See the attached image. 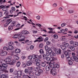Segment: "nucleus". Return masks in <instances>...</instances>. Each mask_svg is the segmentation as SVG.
<instances>
[{"instance_id": "obj_1", "label": "nucleus", "mask_w": 78, "mask_h": 78, "mask_svg": "<svg viewBox=\"0 0 78 78\" xmlns=\"http://www.w3.org/2000/svg\"><path fill=\"white\" fill-rule=\"evenodd\" d=\"M72 56L71 57V59L73 61H75L76 62H78V55L75 54L73 52L72 53Z\"/></svg>"}, {"instance_id": "obj_2", "label": "nucleus", "mask_w": 78, "mask_h": 78, "mask_svg": "<svg viewBox=\"0 0 78 78\" xmlns=\"http://www.w3.org/2000/svg\"><path fill=\"white\" fill-rule=\"evenodd\" d=\"M7 67H8V65L5 63H3L2 64V66L0 65V70H6L7 69Z\"/></svg>"}, {"instance_id": "obj_3", "label": "nucleus", "mask_w": 78, "mask_h": 78, "mask_svg": "<svg viewBox=\"0 0 78 78\" xmlns=\"http://www.w3.org/2000/svg\"><path fill=\"white\" fill-rule=\"evenodd\" d=\"M25 37L24 35H23L22 36L20 37H19L18 38V39L19 40V41L20 42H22V41H25Z\"/></svg>"}, {"instance_id": "obj_4", "label": "nucleus", "mask_w": 78, "mask_h": 78, "mask_svg": "<svg viewBox=\"0 0 78 78\" xmlns=\"http://www.w3.org/2000/svg\"><path fill=\"white\" fill-rule=\"evenodd\" d=\"M32 58L33 59H41L42 58V56L41 55H35V54H33L32 55Z\"/></svg>"}, {"instance_id": "obj_5", "label": "nucleus", "mask_w": 78, "mask_h": 78, "mask_svg": "<svg viewBox=\"0 0 78 78\" xmlns=\"http://www.w3.org/2000/svg\"><path fill=\"white\" fill-rule=\"evenodd\" d=\"M11 59H12V57L11 56H9L5 59L4 61L7 62H10L11 61Z\"/></svg>"}, {"instance_id": "obj_6", "label": "nucleus", "mask_w": 78, "mask_h": 78, "mask_svg": "<svg viewBox=\"0 0 78 78\" xmlns=\"http://www.w3.org/2000/svg\"><path fill=\"white\" fill-rule=\"evenodd\" d=\"M14 73L15 74V75H17L18 76L20 77V76H22V72L21 71H15Z\"/></svg>"}, {"instance_id": "obj_7", "label": "nucleus", "mask_w": 78, "mask_h": 78, "mask_svg": "<svg viewBox=\"0 0 78 78\" xmlns=\"http://www.w3.org/2000/svg\"><path fill=\"white\" fill-rule=\"evenodd\" d=\"M54 66L53 67H52V68H51V70L52 71H56V68H59V65L57 64H55L54 65Z\"/></svg>"}, {"instance_id": "obj_8", "label": "nucleus", "mask_w": 78, "mask_h": 78, "mask_svg": "<svg viewBox=\"0 0 78 78\" xmlns=\"http://www.w3.org/2000/svg\"><path fill=\"white\" fill-rule=\"evenodd\" d=\"M55 51L57 55H61V49L60 48H56L55 49Z\"/></svg>"}, {"instance_id": "obj_9", "label": "nucleus", "mask_w": 78, "mask_h": 78, "mask_svg": "<svg viewBox=\"0 0 78 78\" xmlns=\"http://www.w3.org/2000/svg\"><path fill=\"white\" fill-rule=\"evenodd\" d=\"M0 53L1 56H6L8 54V52L6 51L1 50L0 51Z\"/></svg>"}, {"instance_id": "obj_10", "label": "nucleus", "mask_w": 78, "mask_h": 78, "mask_svg": "<svg viewBox=\"0 0 78 78\" xmlns=\"http://www.w3.org/2000/svg\"><path fill=\"white\" fill-rule=\"evenodd\" d=\"M11 42H10L9 43V45L8 46V48L9 50H13V49H14V47L11 45Z\"/></svg>"}, {"instance_id": "obj_11", "label": "nucleus", "mask_w": 78, "mask_h": 78, "mask_svg": "<svg viewBox=\"0 0 78 78\" xmlns=\"http://www.w3.org/2000/svg\"><path fill=\"white\" fill-rule=\"evenodd\" d=\"M5 6H3V5H1L0 6V8H1V9L2 8V11H7V10H8V8H6Z\"/></svg>"}, {"instance_id": "obj_12", "label": "nucleus", "mask_w": 78, "mask_h": 78, "mask_svg": "<svg viewBox=\"0 0 78 78\" xmlns=\"http://www.w3.org/2000/svg\"><path fill=\"white\" fill-rule=\"evenodd\" d=\"M32 64H33V62L31 60H30L27 62L26 65L27 66H31L32 65Z\"/></svg>"}, {"instance_id": "obj_13", "label": "nucleus", "mask_w": 78, "mask_h": 78, "mask_svg": "<svg viewBox=\"0 0 78 78\" xmlns=\"http://www.w3.org/2000/svg\"><path fill=\"white\" fill-rule=\"evenodd\" d=\"M45 70L46 71L48 72L49 71H51V68H50V66H47L45 67Z\"/></svg>"}, {"instance_id": "obj_14", "label": "nucleus", "mask_w": 78, "mask_h": 78, "mask_svg": "<svg viewBox=\"0 0 78 78\" xmlns=\"http://www.w3.org/2000/svg\"><path fill=\"white\" fill-rule=\"evenodd\" d=\"M28 74L29 76H34V72H33V71H29Z\"/></svg>"}, {"instance_id": "obj_15", "label": "nucleus", "mask_w": 78, "mask_h": 78, "mask_svg": "<svg viewBox=\"0 0 78 78\" xmlns=\"http://www.w3.org/2000/svg\"><path fill=\"white\" fill-rule=\"evenodd\" d=\"M16 62V60L15 59H12V62L9 63V64L11 66H14V64Z\"/></svg>"}, {"instance_id": "obj_16", "label": "nucleus", "mask_w": 78, "mask_h": 78, "mask_svg": "<svg viewBox=\"0 0 78 78\" xmlns=\"http://www.w3.org/2000/svg\"><path fill=\"white\" fill-rule=\"evenodd\" d=\"M60 47L61 49H62V50H65L67 49V48H66V46L62 44L60 46Z\"/></svg>"}, {"instance_id": "obj_17", "label": "nucleus", "mask_w": 78, "mask_h": 78, "mask_svg": "<svg viewBox=\"0 0 78 78\" xmlns=\"http://www.w3.org/2000/svg\"><path fill=\"white\" fill-rule=\"evenodd\" d=\"M51 73L52 74L53 76H55V75H56V72L55 71H52V70L50 71Z\"/></svg>"}, {"instance_id": "obj_18", "label": "nucleus", "mask_w": 78, "mask_h": 78, "mask_svg": "<svg viewBox=\"0 0 78 78\" xmlns=\"http://www.w3.org/2000/svg\"><path fill=\"white\" fill-rule=\"evenodd\" d=\"M15 23H16V22L15 21H13L11 23L10 26L12 27H15Z\"/></svg>"}, {"instance_id": "obj_19", "label": "nucleus", "mask_w": 78, "mask_h": 78, "mask_svg": "<svg viewBox=\"0 0 78 78\" xmlns=\"http://www.w3.org/2000/svg\"><path fill=\"white\" fill-rule=\"evenodd\" d=\"M23 34H28V32L27 30H23L22 32Z\"/></svg>"}, {"instance_id": "obj_20", "label": "nucleus", "mask_w": 78, "mask_h": 78, "mask_svg": "<svg viewBox=\"0 0 78 78\" xmlns=\"http://www.w3.org/2000/svg\"><path fill=\"white\" fill-rule=\"evenodd\" d=\"M69 48L72 51H74L75 50V48L74 46H69Z\"/></svg>"}, {"instance_id": "obj_21", "label": "nucleus", "mask_w": 78, "mask_h": 78, "mask_svg": "<svg viewBox=\"0 0 78 78\" xmlns=\"http://www.w3.org/2000/svg\"><path fill=\"white\" fill-rule=\"evenodd\" d=\"M1 78H8V76L5 74H2L1 76Z\"/></svg>"}, {"instance_id": "obj_22", "label": "nucleus", "mask_w": 78, "mask_h": 78, "mask_svg": "<svg viewBox=\"0 0 78 78\" xmlns=\"http://www.w3.org/2000/svg\"><path fill=\"white\" fill-rule=\"evenodd\" d=\"M21 67L23 68H27V65L25 63L23 62L22 64Z\"/></svg>"}, {"instance_id": "obj_23", "label": "nucleus", "mask_w": 78, "mask_h": 78, "mask_svg": "<svg viewBox=\"0 0 78 78\" xmlns=\"http://www.w3.org/2000/svg\"><path fill=\"white\" fill-rule=\"evenodd\" d=\"M35 61L36 62H38L40 64H41V63L42 62V60L39 59H36L35 60Z\"/></svg>"}, {"instance_id": "obj_24", "label": "nucleus", "mask_w": 78, "mask_h": 78, "mask_svg": "<svg viewBox=\"0 0 78 78\" xmlns=\"http://www.w3.org/2000/svg\"><path fill=\"white\" fill-rule=\"evenodd\" d=\"M16 53H20V50L19 49L17 48L15 50Z\"/></svg>"}, {"instance_id": "obj_25", "label": "nucleus", "mask_w": 78, "mask_h": 78, "mask_svg": "<svg viewBox=\"0 0 78 78\" xmlns=\"http://www.w3.org/2000/svg\"><path fill=\"white\" fill-rule=\"evenodd\" d=\"M39 37L38 38H37V39H41L40 40H39V42H42L44 41V38H42V37Z\"/></svg>"}, {"instance_id": "obj_26", "label": "nucleus", "mask_w": 78, "mask_h": 78, "mask_svg": "<svg viewBox=\"0 0 78 78\" xmlns=\"http://www.w3.org/2000/svg\"><path fill=\"white\" fill-rule=\"evenodd\" d=\"M73 45L74 47H77L78 46V42L76 41H74L73 44Z\"/></svg>"}, {"instance_id": "obj_27", "label": "nucleus", "mask_w": 78, "mask_h": 78, "mask_svg": "<svg viewBox=\"0 0 78 78\" xmlns=\"http://www.w3.org/2000/svg\"><path fill=\"white\" fill-rule=\"evenodd\" d=\"M64 53L65 55H67V54H71V52L70 51H64Z\"/></svg>"}, {"instance_id": "obj_28", "label": "nucleus", "mask_w": 78, "mask_h": 78, "mask_svg": "<svg viewBox=\"0 0 78 78\" xmlns=\"http://www.w3.org/2000/svg\"><path fill=\"white\" fill-rule=\"evenodd\" d=\"M12 20H11L10 22H9L8 23H6L5 24H4V27H7V26H8L9 24L11 23V22H12Z\"/></svg>"}, {"instance_id": "obj_29", "label": "nucleus", "mask_w": 78, "mask_h": 78, "mask_svg": "<svg viewBox=\"0 0 78 78\" xmlns=\"http://www.w3.org/2000/svg\"><path fill=\"white\" fill-rule=\"evenodd\" d=\"M56 53L53 51H52V52H51V53H50V56H56Z\"/></svg>"}, {"instance_id": "obj_30", "label": "nucleus", "mask_w": 78, "mask_h": 78, "mask_svg": "<svg viewBox=\"0 0 78 78\" xmlns=\"http://www.w3.org/2000/svg\"><path fill=\"white\" fill-rule=\"evenodd\" d=\"M53 37L55 39H58V36L56 34H54L53 35Z\"/></svg>"}, {"instance_id": "obj_31", "label": "nucleus", "mask_w": 78, "mask_h": 78, "mask_svg": "<svg viewBox=\"0 0 78 78\" xmlns=\"http://www.w3.org/2000/svg\"><path fill=\"white\" fill-rule=\"evenodd\" d=\"M41 66H42V67H45V66H46V64H45V62H41Z\"/></svg>"}, {"instance_id": "obj_32", "label": "nucleus", "mask_w": 78, "mask_h": 78, "mask_svg": "<svg viewBox=\"0 0 78 78\" xmlns=\"http://www.w3.org/2000/svg\"><path fill=\"white\" fill-rule=\"evenodd\" d=\"M8 29L9 31H11V30H13V27L11 26H10L9 27Z\"/></svg>"}, {"instance_id": "obj_33", "label": "nucleus", "mask_w": 78, "mask_h": 78, "mask_svg": "<svg viewBox=\"0 0 78 78\" xmlns=\"http://www.w3.org/2000/svg\"><path fill=\"white\" fill-rule=\"evenodd\" d=\"M35 75H36V76H40V75H41V74L38 72L36 71L35 73Z\"/></svg>"}, {"instance_id": "obj_34", "label": "nucleus", "mask_w": 78, "mask_h": 78, "mask_svg": "<svg viewBox=\"0 0 78 78\" xmlns=\"http://www.w3.org/2000/svg\"><path fill=\"white\" fill-rule=\"evenodd\" d=\"M13 16H14V15H9L8 16H7L4 17V18H10V17H13Z\"/></svg>"}, {"instance_id": "obj_35", "label": "nucleus", "mask_w": 78, "mask_h": 78, "mask_svg": "<svg viewBox=\"0 0 78 78\" xmlns=\"http://www.w3.org/2000/svg\"><path fill=\"white\" fill-rule=\"evenodd\" d=\"M49 66L51 68V69H52V67H54V65L52 63H49Z\"/></svg>"}, {"instance_id": "obj_36", "label": "nucleus", "mask_w": 78, "mask_h": 78, "mask_svg": "<svg viewBox=\"0 0 78 78\" xmlns=\"http://www.w3.org/2000/svg\"><path fill=\"white\" fill-rule=\"evenodd\" d=\"M24 71L26 73H27L28 74H29V72H30V71H29L28 69H26Z\"/></svg>"}, {"instance_id": "obj_37", "label": "nucleus", "mask_w": 78, "mask_h": 78, "mask_svg": "<svg viewBox=\"0 0 78 78\" xmlns=\"http://www.w3.org/2000/svg\"><path fill=\"white\" fill-rule=\"evenodd\" d=\"M14 58L15 59H16V60H19V57L17 55H15Z\"/></svg>"}, {"instance_id": "obj_38", "label": "nucleus", "mask_w": 78, "mask_h": 78, "mask_svg": "<svg viewBox=\"0 0 78 78\" xmlns=\"http://www.w3.org/2000/svg\"><path fill=\"white\" fill-rule=\"evenodd\" d=\"M18 36V37H20L21 36H22L23 34H22V32H19V33L17 34Z\"/></svg>"}, {"instance_id": "obj_39", "label": "nucleus", "mask_w": 78, "mask_h": 78, "mask_svg": "<svg viewBox=\"0 0 78 78\" xmlns=\"http://www.w3.org/2000/svg\"><path fill=\"white\" fill-rule=\"evenodd\" d=\"M40 53L41 55H42V54H44V50L42 49H40Z\"/></svg>"}, {"instance_id": "obj_40", "label": "nucleus", "mask_w": 78, "mask_h": 78, "mask_svg": "<svg viewBox=\"0 0 78 78\" xmlns=\"http://www.w3.org/2000/svg\"><path fill=\"white\" fill-rule=\"evenodd\" d=\"M20 62H18L16 64V66L18 67H20Z\"/></svg>"}, {"instance_id": "obj_41", "label": "nucleus", "mask_w": 78, "mask_h": 78, "mask_svg": "<svg viewBox=\"0 0 78 78\" xmlns=\"http://www.w3.org/2000/svg\"><path fill=\"white\" fill-rule=\"evenodd\" d=\"M38 72L41 74L42 73H43V70L41 69H40L38 70Z\"/></svg>"}, {"instance_id": "obj_42", "label": "nucleus", "mask_w": 78, "mask_h": 78, "mask_svg": "<svg viewBox=\"0 0 78 78\" xmlns=\"http://www.w3.org/2000/svg\"><path fill=\"white\" fill-rule=\"evenodd\" d=\"M68 63L69 65H70V66H72V65L73 64V62L71 61V60L69 61H68Z\"/></svg>"}, {"instance_id": "obj_43", "label": "nucleus", "mask_w": 78, "mask_h": 78, "mask_svg": "<svg viewBox=\"0 0 78 78\" xmlns=\"http://www.w3.org/2000/svg\"><path fill=\"white\" fill-rule=\"evenodd\" d=\"M43 46H44V44L43 43H41L39 45V48H42V47H43Z\"/></svg>"}, {"instance_id": "obj_44", "label": "nucleus", "mask_w": 78, "mask_h": 78, "mask_svg": "<svg viewBox=\"0 0 78 78\" xmlns=\"http://www.w3.org/2000/svg\"><path fill=\"white\" fill-rule=\"evenodd\" d=\"M55 58L54 57H51L50 58L49 61H54Z\"/></svg>"}, {"instance_id": "obj_45", "label": "nucleus", "mask_w": 78, "mask_h": 78, "mask_svg": "<svg viewBox=\"0 0 78 78\" xmlns=\"http://www.w3.org/2000/svg\"><path fill=\"white\" fill-rule=\"evenodd\" d=\"M3 49L5 50H7V51H8L9 50V48L6 47H3Z\"/></svg>"}, {"instance_id": "obj_46", "label": "nucleus", "mask_w": 78, "mask_h": 78, "mask_svg": "<svg viewBox=\"0 0 78 78\" xmlns=\"http://www.w3.org/2000/svg\"><path fill=\"white\" fill-rule=\"evenodd\" d=\"M8 13L9 12L8 11H5V12H4V14L5 15V16H6V17H7V16H8L9 15H8Z\"/></svg>"}, {"instance_id": "obj_47", "label": "nucleus", "mask_w": 78, "mask_h": 78, "mask_svg": "<svg viewBox=\"0 0 78 78\" xmlns=\"http://www.w3.org/2000/svg\"><path fill=\"white\" fill-rule=\"evenodd\" d=\"M44 48H45V50L46 51H47V50H48L50 48H48V47L47 45L45 46Z\"/></svg>"}, {"instance_id": "obj_48", "label": "nucleus", "mask_w": 78, "mask_h": 78, "mask_svg": "<svg viewBox=\"0 0 78 78\" xmlns=\"http://www.w3.org/2000/svg\"><path fill=\"white\" fill-rule=\"evenodd\" d=\"M48 52L49 53H51V52H52V50H51V49L49 48L48 50Z\"/></svg>"}, {"instance_id": "obj_49", "label": "nucleus", "mask_w": 78, "mask_h": 78, "mask_svg": "<svg viewBox=\"0 0 78 78\" xmlns=\"http://www.w3.org/2000/svg\"><path fill=\"white\" fill-rule=\"evenodd\" d=\"M18 37V35H17V34H16L13 36V38H14V39H16Z\"/></svg>"}, {"instance_id": "obj_50", "label": "nucleus", "mask_w": 78, "mask_h": 78, "mask_svg": "<svg viewBox=\"0 0 78 78\" xmlns=\"http://www.w3.org/2000/svg\"><path fill=\"white\" fill-rule=\"evenodd\" d=\"M6 70V69H5V70L4 69H2L0 70L2 71V72H5V73H8V71L7 70Z\"/></svg>"}, {"instance_id": "obj_51", "label": "nucleus", "mask_w": 78, "mask_h": 78, "mask_svg": "<svg viewBox=\"0 0 78 78\" xmlns=\"http://www.w3.org/2000/svg\"><path fill=\"white\" fill-rule=\"evenodd\" d=\"M28 58L29 59H32V55H29L28 56Z\"/></svg>"}, {"instance_id": "obj_52", "label": "nucleus", "mask_w": 78, "mask_h": 78, "mask_svg": "<svg viewBox=\"0 0 78 78\" xmlns=\"http://www.w3.org/2000/svg\"><path fill=\"white\" fill-rule=\"evenodd\" d=\"M46 44L48 45H51V42H50L49 41H48L46 42Z\"/></svg>"}, {"instance_id": "obj_53", "label": "nucleus", "mask_w": 78, "mask_h": 78, "mask_svg": "<svg viewBox=\"0 0 78 78\" xmlns=\"http://www.w3.org/2000/svg\"><path fill=\"white\" fill-rule=\"evenodd\" d=\"M66 23H63L61 24V26L62 27H65L66 25Z\"/></svg>"}, {"instance_id": "obj_54", "label": "nucleus", "mask_w": 78, "mask_h": 78, "mask_svg": "<svg viewBox=\"0 0 78 78\" xmlns=\"http://www.w3.org/2000/svg\"><path fill=\"white\" fill-rule=\"evenodd\" d=\"M66 37V36H62L61 38V40L62 41H64L66 39L65 37Z\"/></svg>"}, {"instance_id": "obj_55", "label": "nucleus", "mask_w": 78, "mask_h": 78, "mask_svg": "<svg viewBox=\"0 0 78 78\" xmlns=\"http://www.w3.org/2000/svg\"><path fill=\"white\" fill-rule=\"evenodd\" d=\"M71 54H66V58H69V57H70V55Z\"/></svg>"}, {"instance_id": "obj_56", "label": "nucleus", "mask_w": 78, "mask_h": 78, "mask_svg": "<svg viewBox=\"0 0 78 78\" xmlns=\"http://www.w3.org/2000/svg\"><path fill=\"white\" fill-rule=\"evenodd\" d=\"M48 38L46 37V38H45L44 39V42H47V41H48Z\"/></svg>"}, {"instance_id": "obj_57", "label": "nucleus", "mask_w": 78, "mask_h": 78, "mask_svg": "<svg viewBox=\"0 0 78 78\" xmlns=\"http://www.w3.org/2000/svg\"><path fill=\"white\" fill-rule=\"evenodd\" d=\"M28 78V75H24L23 76V78Z\"/></svg>"}, {"instance_id": "obj_58", "label": "nucleus", "mask_w": 78, "mask_h": 78, "mask_svg": "<svg viewBox=\"0 0 78 78\" xmlns=\"http://www.w3.org/2000/svg\"><path fill=\"white\" fill-rule=\"evenodd\" d=\"M14 71V69L12 68H10V72L11 73H12V72H13V71Z\"/></svg>"}, {"instance_id": "obj_59", "label": "nucleus", "mask_w": 78, "mask_h": 78, "mask_svg": "<svg viewBox=\"0 0 78 78\" xmlns=\"http://www.w3.org/2000/svg\"><path fill=\"white\" fill-rule=\"evenodd\" d=\"M47 61H49L50 60V57L48 56H46L45 58Z\"/></svg>"}, {"instance_id": "obj_60", "label": "nucleus", "mask_w": 78, "mask_h": 78, "mask_svg": "<svg viewBox=\"0 0 78 78\" xmlns=\"http://www.w3.org/2000/svg\"><path fill=\"white\" fill-rule=\"evenodd\" d=\"M16 28H19V27H20V23H18L17 25L16 26Z\"/></svg>"}, {"instance_id": "obj_61", "label": "nucleus", "mask_w": 78, "mask_h": 78, "mask_svg": "<svg viewBox=\"0 0 78 78\" xmlns=\"http://www.w3.org/2000/svg\"><path fill=\"white\" fill-rule=\"evenodd\" d=\"M46 56H49L50 55V53L49 52L47 51L46 52Z\"/></svg>"}, {"instance_id": "obj_62", "label": "nucleus", "mask_w": 78, "mask_h": 78, "mask_svg": "<svg viewBox=\"0 0 78 78\" xmlns=\"http://www.w3.org/2000/svg\"><path fill=\"white\" fill-rule=\"evenodd\" d=\"M66 59L67 61H71V58L69 57L66 58Z\"/></svg>"}, {"instance_id": "obj_63", "label": "nucleus", "mask_w": 78, "mask_h": 78, "mask_svg": "<svg viewBox=\"0 0 78 78\" xmlns=\"http://www.w3.org/2000/svg\"><path fill=\"white\" fill-rule=\"evenodd\" d=\"M61 58L62 59L64 58V54H62L61 55Z\"/></svg>"}, {"instance_id": "obj_64", "label": "nucleus", "mask_w": 78, "mask_h": 78, "mask_svg": "<svg viewBox=\"0 0 78 78\" xmlns=\"http://www.w3.org/2000/svg\"><path fill=\"white\" fill-rule=\"evenodd\" d=\"M74 42L73 41H70L69 42V43L70 44H73H73L74 43Z\"/></svg>"}]
</instances>
